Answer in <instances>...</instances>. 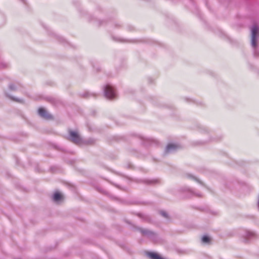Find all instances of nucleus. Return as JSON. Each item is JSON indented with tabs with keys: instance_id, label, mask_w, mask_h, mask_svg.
Wrapping results in <instances>:
<instances>
[{
	"instance_id": "obj_1",
	"label": "nucleus",
	"mask_w": 259,
	"mask_h": 259,
	"mask_svg": "<svg viewBox=\"0 0 259 259\" xmlns=\"http://www.w3.org/2000/svg\"><path fill=\"white\" fill-rule=\"evenodd\" d=\"M104 96L110 100H113L117 97L116 91L114 86L106 84L103 87Z\"/></svg>"
},
{
	"instance_id": "obj_2",
	"label": "nucleus",
	"mask_w": 259,
	"mask_h": 259,
	"mask_svg": "<svg viewBox=\"0 0 259 259\" xmlns=\"http://www.w3.org/2000/svg\"><path fill=\"white\" fill-rule=\"evenodd\" d=\"M68 140L77 145H81L84 143V141L77 131H69Z\"/></svg>"
},
{
	"instance_id": "obj_3",
	"label": "nucleus",
	"mask_w": 259,
	"mask_h": 259,
	"mask_svg": "<svg viewBox=\"0 0 259 259\" xmlns=\"http://www.w3.org/2000/svg\"><path fill=\"white\" fill-rule=\"evenodd\" d=\"M39 115L46 120H53L54 116L44 107H40L37 110Z\"/></svg>"
},
{
	"instance_id": "obj_4",
	"label": "nucleus",
	"mask_w": 259,
	"mask_h": 259,
	"mask_svg": "<svg viewBox=\"0 0 259 259\" xmlns=\"http://www.w3.org/2000/svg\"><path fill=\"white\" fill-rule=\"evenodd\" d=\"M256 236L257 235L254 232L249 230L245 231L244 234L243 235V237L245 240L251 239L256 238Z\"/></svg>"
},
{
	"instance_id": "obj_5",
	"label": "nucleus",
	"mask_w": 259,
	"mask_h": 259,
	"mask_svg": "<svg viewBox=\"0 0 259 259\" xmlns=\"http://www.w3.org/2000/svg\"><path fill=\"white\" fill-rule=\"evenodd\" d=\"M53 200L55 202H59L63 199V196L59 191H55L52 196Z\"/></svg>"
},
{
	"instance_id": "obj_6",
	"label": "nucleus",
	"mask_w": 259,
	"mask_h": 259,
	"mask_svg": "<svg viewBox=\"0 0 259 259\" xmlns=\"http://www.w3.org/2000/svg\"><path fill=\"white\" fill-rule=\"evenodd\" d=\"M179 148V146L176 144L170 143L167 145L166 147V152L168 153L176 150Z\"/></svg>"
},
{
	"instance_id": "obj_7",
	"label": "nucleus",
	"mask_w": 259,
	"mask_h": 259,
	"mask_svg": "<svg viewBox=\"0 0 259 259\" xmlns=\"http://www.w3.org/2000/svg\"><path fill=\"white\" fill-rule=\"evenodd\" d=\"M259 31V28L256 25H254L251 28V37H256Z\"/></svg>"
},
{
	"instance_id": "obj_8",
	"label": "nucleus",
	"mask_w": 259,
	"mask_h": 259,
	"mask_svg": "<svg viewBox=\"0 0 259 259\" xmlns=\"http://www.w3.org/2000/svg\"><path fill=\"white\" fill-rule=\"evenodd\" d=\"M201 241L204 244H210L211 241V238L208 235H204L201 238Z\"/></svg>"
},
{
	"instance_id": "obj_9",
	"label": "nucleus",
	"mask_w": 259,
	"mask_h": 259,
	"mask_svg": "<svg viewBox=\"0 0 259 259\" xmlns=\"http://www.w3.org/2000/svg\"><path fill=\"white\" fill-rule=\"evenodd\" d=\"M140 231L142 235L144 236L154 235V233L153 232L148 230L140 229Z\"/></svg>"
},
{
	"instance_id": "obj_10",
	"label": "nucleus",
	"mask_w": 259,
	"mask_h": 259,
	"mask_svg": "<svg viewBox=\"0 0 259 259\" xmlns=\"http://www.w3.org/2000/svg\"><path fill=\"white\" fill-rule=\"evenodd\" d=\"M46 101L51 104L55 105L57 103V100L55 98L50 97L46 98Z\"/></svg>"
},
{
	"instance_id": "obj_11",
	"label": "nucleus",
	"mask_w": 259,
	"mask_h": 259,
	"mask_svg": "<svg viewBox=\"0 0 259 259\" xmlns=\"http://www.w3.org/2000/svg\"><path fill=\"white\" fill-rule=\"evenodd\" d=\"M145 182L146 184L150 185H154L159 183V180L158 179L147 180Z\"/></svg>"
},
{
	"instance_id": "obj_12",
	"label": "nucleus",
	"mask_w": 259,
	"mask_h": 259,
	"mask_svg": "<svg viewBox=\"0 0 259 259\" xmlns=\"http://www.w3.org/2000/svg\"><path fill=\"white\" fill-rule=\"evenodd\" d=\"M97 190L99 192H100L101 193H102L103 194H104V195H109V193L107 191H106L104 189H102V188H97Z\"/></svg>"
},
{
	"instance_id": "obj_13",
	"label": "nucleus",
	"mask_w": 259,
	"mask_h": 259,
	"mask_svg": "<svg viewBox=\"0 0 259 259\" xmlns=\"http://www.w3.org/2000/svg\"><path fill=\"white\" fill-rule=\"evenodd\" d=\"M252 45L254 48L256 47V37H251Z\"/></svg>"
},
{
	"instance_id": "obj_14",
	"label": "nucleus",
	"mask_w": 259,
	"mask_h": 259,
	"mask_svg": "<svg viewBox=\"0 0 259 259\" xmlns=\"http://www.w3.org/2000/svg\"><path fill=\"white\" fill-rule=\"evenodd\" d=\"M95 143V141L93 140H90L86 141H84V143L83 144L85 145H93Z\"/></svg>"
},
{
	"instance_id": "obj_15",
	"label": "nucleus",
	"mask_w": 259,
	"mask_h": 259,
	"mask_svg": "<svg viewBox=\"0 0 259 259\" xmlns=\"http://www.w3.org/2000/svg\"><path fill=\"white\" fill-rule=\"evenodd\" d=\"M10 89L11 90H16V85L15 84H11L10 85Z\"/></svg>"
},
{
	"instance_id": "obj_16",
	"label": "nucleus",
	"mask_w": 259,
	"mask_h": 259,
	"mask_svg": "<svg viewBox=\"0 0 259 259\" xmlns=\"http://www.w3.org/2000/svg\"><path fill=\"white\" fill-rule=\"evenodd\" d=\"M12 99L15 101H16V102H22V100H21V99H16V98H12Z\"/></svg>"
},
{
	"instance_id": "obj_17",
	"label": "nucleus",
	"mask_w": 259,
	"mask_h": 259,
	"mask_svg": "<svg viewBox=\"0 0 259 259\" xmlns=\"http://www.w3.org/2000/svg\"><path fill=\"white\" fill-rule=\"evenodd\" d=\"M162 214H163L164 217H167V214H166L165 212H163V213H162Z\"/></svg>"
},
{
	"instance_id": "obj_18",
	"label": "nucleus",
	"mask_w": 259,
	"mask_h": 259,
	"mask_svg": "<svg viewBox=\"0 0 259 259\" xmlns=\"http://www.w3.org/2000/svg\"><path fill=\"white\" fill-rule=\"evenodd\" d=\"M138 215L140 217H141V215L140 214H138Z\"/></svg>"
}]
</instances>
